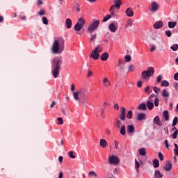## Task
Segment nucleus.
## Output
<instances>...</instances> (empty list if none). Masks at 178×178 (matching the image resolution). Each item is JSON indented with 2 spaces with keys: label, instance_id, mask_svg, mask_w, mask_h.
<instances>
[{
  "label": "nucleus",
  "instance_id": "54",
  "mask_svg": "<svg viewBox=\"0 0 178 178\" xmlns=\"http://www.w3.org/2000/svg\"><path fill=\"white\" fill-rule=\"evenodd\" d=\"M58 124L59 125L63 124V120L62 119V118H58Z\"/></svg>",
  "mask_w": 178,
  "mask_h": 178
},
{
  "label": "nucleus",
  "instance_id": "12",
  "mask_svg": "<svg viewBox=\"0 0 178 178\" xmlns=\"http://www.w3.org/2000/svg\"><path fill=\"white\" fill-rule=\"evenodd\" d=\"M153 27L156 30H159V29H162V27H163V22L162 21H157L154 23Z\"/></svg>",
  "mask_w": 178,
  "mask_h": 178
},
{
  "label": "nucleus",
  "instance_id": "24",
  "mask_svg": "<svg viewBox=\"0 0 178 178\" xmlns=\"http://www.w3.org/2000/svg\"><path fill=\"white\" fill-rule=\"evenodd\" d=\"M137 119L140 121L144 120V119H145V113H140L138 114Z\"/></svg>",
  "mask_w": 178,
  "mask_h": 178
},
{
  "label": "nucleus",
  "instance_id": "33",
  "mask_svg": "<svg viewBox=\"0 0 178 178\" xmlns=\"http://www.w3.org/2000/svg\"><path fill=\"white\" fill-rule=\"evenodd\" d=\"M163 115L165 118V120H169V111H164Z\"/></svg>",
  "mask_w": 178,
  "mask_h": 178
},
{
  "label": "nucleus",
  "instance_id": "59",
  "mask_svg": "<svg viewBox=\"0 0 178 178\" xmlns=\"http://www.w3.org/2000/svg\"><path fill=\"white\" fill-rule=\"evenodd\" d=\"M115 148H116V149L119 148V142L117 140L115 141Z\"/></svg>",
  "mask_w": 178,
  "mask_h": 178
},
{
  "label": "nucleus",
  "instance_id": "16",
  "mask_svg": "<svg viewBox=\"0 0 178 178\" xmlns=\"http://www.w3.org/2000/svg\"><path fill=\"white\" fill-rule=\"evenodd\" d=\"M154 124H157V126H161L162 124V122L161 121V118H159V116H156L154 118Z\"/></svg>",
  "mask_w": 178,
  "mask_h": 178
},
{
  "label": "nucleus",
  "instance_id": "53",
  "mask_svg": "<svg viewBox=\"0 0 178 178\" xmlns=\"http://www.w3.org/2000/svg\"><path fill=\"white\" fill-rule=\"evenodd\" d=\"M164 144L167 149H169V141L168 140H164Z\"/></svg>",
  "mask_w": 178,
  "mask_h": 178
},
{
  "label": "nucleus",
  "instance_id": "7",
  "mask_svg": "<svg viewBox=\"0 0 178 178\" xmlns=\"http://www.w3.org/2000/svg\"><path fill=\"white\" fill-rule=\"evenodd\" d=\"M100 23H101V21H99V20L94 21V22L88 26L89 33H92V31H94L95 30H97V29H98V26H99Z\"/></svg>",
  "mask_w": 178,
  "mask_h": 178
},
{
  "label": "nucleus",
  "instance_id": "32",
  "mask_svg": "<svg viewBox=\"0 0 178 178\" xmlns=\"http://www.w3.org/2000/svg\"><path fill=\"white\" fill-rule=\"evenodd\" d=\"M161 87H169V81L164 80L161 81Z\"/></svg>",
  "mask_w": 178,
  "mask_h": 178
},
{
  "label": "nucleus",
  "instance_id": "60",
  "mask_svg": "<svg viewBox=\"0 0 178 178\" xmlns=\"http://www.w3.org/2000/svg\"><path fill=\"white\" fill-rule=\"evenodd\" d=\"M55 105H56V102L55 101H53L51 102V104L50 105V108H54V106H55Z\"/></svg>",
  "mask_w": 178,
  "mask_h": 178
},
{
  "label": "nucleus",
  "instance_id": "20",
  "mask_svg": "<svg viewBox=\"0 0 178 178\" xmlns=\"http://www.w3.org/2000/svg\"><path fill=\"white\" fill-rule=\"evenodd\" d=\"M72 19L69 18L67 19L65 21V26L67 29H72Z\"/></svg>",
  "mask_w": 178,
  "mask_h": 178
},
{
  "label": "nucleus",
  "instance_id": "62",
  "mask_svg": "<svg viewBox=\"0 0 178 178\" xmlns=\"http://www.w3.org/2000/svg\"><path fill=\"white\" fill-rule=\"evenodd\" d=\"M92 72L91 70L88 71V77H91V75L92 74Z\"/></svg>",
  "mask_w": 178,
  "mask_h": 178
},
{
  "label": "nucleus",
  "instance_id": "47",
  "mask_svg": "<svg viewBox=\"0 0 178 178\" xmlns=\"http://www.w3.org/2000/svg\"><path fill=\"white\" fill-rule=\"evenodd\" d=\"M153 91H154V92L156 94H158V92H159V91H161V88H159L156 86L153 87Z\"/></svg>",
  "mask_w": 178,
  "mask_h": 178
},
{
  "label": "nucleus",
  "instance_id": "9",
  "mask_svg": "<svg viewBox=\"0 0 178 178\" xmlns=\"http://www.w3.org/2000/svg\"><path fill=\"white\" fill-rule=\"evenodd\" d=\"M159 10V3H158L156 1H152L150 4V12H152V13H155V12H158Z\"/></svg>",
  "mask_w": 178,
  "mask_h": 178
},
{
  "label": "nucleus",
  "instance_id": "13",
  "mask_svg": "<svg viewBox=\"0 0 178 178\" xmlns=\"http://www.w3.org/2000/svg\"><path fill=\"white\" fill-rule=\"evenodd\" d=\"M125 13L127 16H128V17H133V16H134V12L133 11V8H128Z\"/></svg>",
  "mask_w": 178,
  "mask_h": 178
},
{
  "label": "nucleus",
  "instance_id": "6",
  "mask_svg": "<svg viewBox=\"0 0 178 178\" xmlns=\"http://www.w3.org/2000/svg\"><path fill=\"white\" fill-rule=\"evenodd\" d=\"M84 24H86V21H84L83 18H79V22H77L74 26V30L76 31H80V30H81L84 26Z\"/></svg>",
  "mask_w": 178,
  "mask_h": 178
},
{
  "label": "nucleus",
  "instance_id": "58",
  "mask_svg": "<svg viewBox=\"0 0 178 178\" xmlns=\"http://www.w3.org/2000/svg\"><path fill=\"white\" fill-rule=\"evenodd\" d=\"M162 81V75H159L157 76V83H161Z\"/></svg>",
  "mask_w": 178,
  "mask_h": 178
},
{
  "label": "nucleus",
  "instance_id": "34",
  "mask_svg": "<svg viewBox=\"0 0 178 178\" xmlns=\"http://www.w3.org/2000/svg\"><path fill=\"white\" fill-rule=\"evenodd\" d=\"M111 17H112V15L111 14L106 15L102 20L103 23H105V22H108V20H109V19H111Z\"/></svg>",
  "mask_w": 178,
  "mask_h": 178
},
{
  "label": "nucleus",
  "instance_id": "36",
  "mask_svg": "<svg viewBox=\"0 0 178 178\" xmlns=\"http://www.w3.org/2000/svg\"><path fill=\"white\" fill-rule=\"evenodd\" d=\"M145 92L146 94H151V92H152V89H151L149 86H147L145 88Z\"/></svg>",
  "mask_w": 178,
  "mask_h": 178
},
{
  "label": "nucleus",
  "instance_id": "61",
  "mask_svg": "<svg viewBox=\"0 0 178 178\" xmlns=\"http://www.w3.org/2000/svg\"><path fill=\"white\" fill-rule=\"evenodd\" d=\"M118 70L119 72H124V67H118Z\"/></svg>",
  "mask_w": 178,
  "mask_h": 178
},
{
  "label": "nucleus",
  "instance_id": "63",
  "mask_svg": "<svg viewBox=\"0 0 178 178\" xmlns=\"http://www.w3.org/2000/svg\"><path fill=\"white\" fill-rule=\"evenodd\" d=\"M174 79L175 80H178V72L175 73L174 75Z\"/></svg>",
  "mask_w": 178,
  "mask_h": 178
},
{
  "label": "nucleus",
  "instance_id": "30",
  "mask_svg": "<svg viewBox=\"0 0 178 178\" xmlns=\"http://www.w3.org/2000/svg\"><path fill=\"white\" fill-rule=\"evenodd\" d=\"M153 166L154 168H159V160H158V159L153 160Z\"/></svg>",
  "mask_w": 178,
  "mask_h": 178
},
{
  "label": "nucleus",
  "instance_id": "18",
  "mask_svg": "<svg viewBox=\"0 0 178 178\" xmlns=\"http://www.w3.org/2000/svg\"><path fill=\"white\" fill-rule=\"evenodd\" d=\"M114 6L117 9H120V6H122V0H115Z\"/></svg>",
  "mask_w": 178,
  "mask_h": 178
},
{
  "label": "nucleus",
  "instance_id": "42",
  "mask_svg": "<svg viewBox=\"0 0 178 178\" xmlns=\"http://www.w3.org/2000/svg\"><path fill=\"white\" fill-rule=\"evenodd\" d=\"M38 15H39V16H44L45 15V10L40 9V11L38 13Z\"/></svg>",
  "mask_w": 178,
  "mask_h": 178
},
{
  "label": "nucleus",
  "instance_id": "11",
  "mask_svg": "<svg viewBox=\"0 0 178 178\" xmlns=\"http://www.w3.org/2000/svg\"><path fill=\"white\" fill-rule=\"evenodd\" d=\"M172 162H170V161H168L165 163V165L163 166V169L164 170H165V172H170V170H172Z\"/></svg>",
  "mask_w": 178,
  "mask_h": 178
},
{
  "label": "nucleus",
  "instance_id": "40",
  "mask_svg": "<svg viewBox=\"0 0 178 178\" xmlns=\"http://www.w3.org/2000/svg\"><path fill=\"white\" fill-rule=\"evenodd\" d=\"M178 123V118L177 117H175L174 120L172 121V126L173 127H175V126H176V124H177Z\"/></svg>",
  "mask_w": 178,
  "mask_h": 178
},
{
  "label": "nucleus",
  "instance_id": "57",
  "mask_svg": "<svg viewBox=\"0 0 178 178\" xmlns=\"http://www.w3.org/2000/svg\"><path fill=\"white\" fill-rule=\"evenodd\" d=\"M137 87H138L139 88H141L143 87V82L141 81H139L137 83Z\"/></svg>",
  "mask_w": 178,
  "mask_h": 178
},
{
  "label": "nucleus",
  "instance_id": "51",
  "mask_svg": "<svg viewBox=\"0 0 178 178\" xmlns=\"http://www.w3.org/2000/svg\"><path fill=\"white\" fill-rule=\"evenodd\" d=\"M165 35H167L168 37H172V31H166L165 32Z\"/></svg>",
  "mask_w": 178,
  "mask_h": 178
},
{
  "label": "nucleus",
  "instance_id": "26",
  "mask_svg": "<svg viewBox=\"0 0 178 178\" xmlns=\"http://www.w3.org/2000/svg\"><path fill=\"white\" fill-rule=\"evenodd\" d=\"M120 133L122 136H125L126 135V126L125 125H122L120 127Z\"/></svg>",
  "mask_w": 178,
  "mask_h": 178
},
{
  "label": "nucleus",
  "instance_id": "4",
  "mask_svg": "<svg viewBox=\"0 0 178 178\" xmlns=\"http://www.w3.org/2000/svg\"><path fill=\"white\" fill-rule=\"evenodd\" d=\"M74 99L75 101L79 102L80 104H83V105H86L87 104V96H81V91H76L73 93Z\"/></svg>",
  "mask_w": 178,
  "mask_h": 178
},
{
  "label": "nucleus",
  "instance_id": "2",
  "mask_svg": "<svg viewBox=\"0 0 178 178\" xmlns=\"http://www.w3.org/2000/svg\"><path fill=\"white\" fill-rule=\"evenodd\" d=\"M61 65H62L61 59H58L57 61H56L55 60H53L51 72H52L53 76L55 79H56L59 76V73L60 72Z\"/></svg>",
  "mask_w": 178,
  "mask_h": 178
},
{
  "label": "nucleus",
  "instance_id": "50",
  "mask_svg": "<svg viewBox=\"0 0 178 178\" xmlns=\"http://www.w3.org/2000/svg\"><path fill=\"white\" fill-rule=\"evenodd\" d=\"M158 156L160 161H163V154H162V152H159Z\"/></svg>",
  "mask_w": 178,
  "mask_h": 178
},
{
  "label": "nucleus",
  "instance_id": "41",
  "mask_svg": "<svg viewBox=\"0 0 178 178\" xmlns=\"http://www.w3.org/2000/svg\"><path fill=\"white\" fill-rule=\"evenodd\" d=\"M127 118L131 119L133 118V111H129L128 113L127 114Z\"/></svg>",
  "mask_w": 178,
  "mask_h": 178
},
{
  "label": "nucleus",
  "instance_id": "48",
  "mask_svg": "<svg viewBox=\"0 0 178 178\" xmlns=\"http://www.w3.org/2000/svg\"><path fill=\"white\" fill-rule=\"evenodd\" d=\"M154 106H159V99L157 97L154 99Z\"/></svg>",
  "mask_w": 178,
  "mask_h": 178
},
{
  "label": "nucleus",
  "instance_id": "44",
  "mask_svg": "<svg viewBox=\"0 0 178 178\" xmlns=\"http://www.w3.org/2000/svg\"><path fill=\"white\" fill-rule=\"evenodd\" d=\"M177 134H178V129H176L175 131L172 134V138L174 140H176V138H177Z\"/></svg>",
  "mask_w": 178,
  "mask_h": 178
},
{
  "label": "nucleus",
  "instance_id": "43",
  "mask_svg": "<svg viewBox=\"0 0 178 178\" xmlns=\"http://www.w3.org/2000/svg\"><path fill=\"white\" fill-rule=\"evenodd\" d=\"M131 26H133V21L129 19L127 22L126 27H131Z\"/></svg>",
  "mask_w": 178,
  "mask_h": 178
},
{
  "label": "nucleus",
  "instance_id": "17",
  "mask_svg": "<svg viewBox=\"0 0 178 178\" xmlns=\"http://www.w3.org/2000/svg\"><path fill=\"white\" fill-rule=\"evenodd\" d=\"M103 86L104 87H109L111 86V81L108 80V77H106L103 80Z\"/></svg>",
  "mask_w": 178,
  "mask_h": 178
},
{
  "label": "nucleus",
  "instance_id": "52",
  "mask_svg": "<svg viewBox=\"0 0 178 178\" xmlns=\"http://www.w3.org/2000/svg\"><path fill=\"white\" fill-rule=\"evenodd\" d=\"M129 72H134V65H130L128 67Z\"/></svg>",
  "mask_w": 178,
  "mask_h": 178
},
{
  "label": "nucleus",
  "instance_id": "31",
  "mask_svg": "<svg viewBox=\"0 0 178 178\" xmlns=\"http://www.w3.org/2000/svg\"><path fill=\"white\" fill-rule=\"evenodd\" d=\"M139 154L142 155V156H145L147 155V151L145 150V148H141L139 149Z\"/></svg>",
  "mask_w": 178,
  "mask_h": 178
},
{
  "label": "nucleus",
  "instance_id": "38",
  "mask_svg": "<svg viewBox=\"0 0 178 178\" xmlns=\"http://www.w3.org/2000/svg\"><path fill=\"white\" fill-rule=\"evenodd\" d=\"M170 49H172V51H177L178 49V44H174L170 47Z\"/></svg>",
  "mask_w": 178,
  "mask_h": 178
},
{
  "label": "nucleus",
  "instance_id": "23",
  "mask_svg": "<svg viewBox=\"0 0 178 178\" xmlns=\"http://www.w3.org/2000/svg\"><path fill=\"white\" fill-rule=\"evenodd\" d=\"M108 29L111 33H115L116 31V26H115V24L112 23L108 26Z\"/></svg>",
  "mask_w": 178,
  "mask_h": 178
},
{
  "label": "nucleus",
  "instance_id": "21",
  "mask_svg": "<svg viewBox=\"0 0 178 178\" xmlns=\"http://www.w3.org/2000/svg\"><path fill=\"white\" fill-rule=\"evenodd\" d=\"M161 95L164 98H168L170 95L169 91H168V90H166V89H163L161 92Z\"/></svg>",
  "mask_w": 178,
  "mask_h": 178
},
{
  "label": "nucleus",
  "instance_id": "37",
  "mask_svg": "<svg viewBox=\"0 0 178 178\" xmlns=\"http://www.w3.org/2000/svg\"><path fill=\"white\" fill-rule=\"evenodd\" d=\"M135 168L136 172H138V169L140 168V163L137 161V159H135Z\"/></svg>",
  "mask_w": 178,
  "mask_h": 178
},
{
  "label": "nucleus",
  "instance_id": "28",
  "mask_svg": "<svg viewBox=\"0 0 178 178\" xmlns=\"http://www.w3.org/2000/svg\"><path fill=\"white\" fill-rule=\"evenodd\" d=\"M127 133H133L134 131V126L128 125L127 127Z\"/></svg>",
  "mask_w": 178,
  "mask_h": 178
},
{
  "label": "nucleus",
  "instance_id": "25",
  "mask_svg": "<svg viewBox=\"0 0 178 178\" xmlns=\"http://www.w3.org/2000/svg\"><path fill=\"white\" fill-rule=\"evenodd\" d=\"M115 127H117V129H120V127H122V121H120V120H119V118L116 119V121L115 122Z\"/></svg>",
  "mask_w": 178,
  "mask_h": 178
},
{
  "label": "nucleus",
  "instance_id": "55",
  "mask_svg": "<svg viewBox=\"0 0 178 178\" xmlns=\"http://www.w3.org/2000/svg\"><path fill=\"white\" fill-rule=\"evenodd\" d=\"M70 157L72 158V159H74V158H76V156L74 155V152H70Z\"/></svg>",
  "mask_w": 178,
  "mask_h": 178
},
{
  "label": "nucleus",
  "instance_id": "64",
  "mask_svg": "<svg viewBox=\"0 0 178 178\" xmlns=\"http://www.w3.org/2000/svg\"><path fill=\"white\" fill-rule=\"evenodd\" d=\"M58 178H63V172H60V173L58 175Z\"/></svg>",
  "mask_w": 178,
  "mask_h": 178
},
{
  "label": "nucleus",
  "instance_id": "35",
  "mask_svg": "<svg viewBox=\"0 0 178 178\" xmlns=\"http://www.w3.org/2000/svg\"><path fill=\"white\" fill-rule=\"evenodd\" d=\"M118 67H124V61L122 58L118 60Z\"/></svg>",
  "mask_w": 178,
  "mask_h": 178
},
{
  "label": "nucleus",
  "instance_id": "29",
  "mask_svg": "<svg viewBox=\"0 0 178 178\" xmlns=\"http://www.w3.org/2000/svg\"><path fill=\"white\" fill-rule=\"evenodd\" d=\"M147 106L149 111H152L154 109V103L152 102H147Z\"/></svg>",
  "mask_w": 178,
  "mask_h": 178
},
{
  "label": "nucleus",
  "instance_id": "14",
  "mask_svg": "<svg viewBox=\"0 0 178 178\" xmlns=\"http://www.w3.org/2000/svg\"><path fill=\"white\" fill-rule=\"evenodd\" d=\"M108 58L109 54L107 52H104L100 56V59L103 60V62H106V60H108Z\"/></svg>",
  "mask_w": 178,
  "mask_h": 178
},
{
  "label": "nucleus",
  "instance_id": "10",
  "mask_svg": "<svg viewBox=\"0 0 178 178\" xmlns=\"http://www.w3.org/2000/svg\"><path fill=\"white\" fill-rule=\"evenodd\" d=\"M120 119V120H122L123 122H124V120H126V108H124V107L121 108Z\"/></svg>",
  "mask_w": 178,
  "mask_h": 178
},
{
  "label": "nucleus",
  "instance_id": "15",
  "mask_svg": "<svg viewBox=\"0 0 178 178\" xmlns=\"http://www.w3.org/2000/svg\"><path fill=\"white\" fill-rule=\"evenodd\" d=\"M99 145L102 148H106V147H108V142L105 139H101L99 141Z\"/></svg>",
  "mask_w": 178,
  "mask_h": 178
},
{
  "label": "nucleus",
  "instance_id": "5",
  "mask_svg": "<svg viewBox=\"0 0 178 178\" xmlns=\"http://www.w3.org/2000/svg\"><path fill=\"white\" fill-rule=\"evenodd\" d=\"M103 49L104 48H102V47L98 46L91 52L90 58L95 60L99 59V54L102 52Z\"/></svg>",
  "mask_w": 178,
  "mask_h": 178
},
{
  "label": "nucleus",
  "instance_id": "49",
  "mask_svg": "<svg viewBox=\"0 0 178 178\" xmlns=\"http://www.w3.org/2000/svg\"><path fill=\"white\" fill-rule=\"evenodd\" d=\"M89 176H95V177H97V172H94V171H90L88 173Z\"/></svg>",
  "mask_w": 178,
  "mask_h": 178
},
{
  "label": "nucleus",
  "instance_id": "56",
  "mask_svg": "<svg viewBox=\"0 0 178 178\" xmlns=\"http://www.w3.org/2000/svg\"><path fill=\"white\" fill-rule=\"evenodd\" d=\"M95 40H97V34H94L92 35V38H90V42L91 41H95Z\"/></svg>",
  "mask_w": 178,
  "mask_h": 178
},
{
  "label": "nucleus",
  "instance_id": "45",
  "mask_svg": "<svg viewBox=\"0 0 178 178\" xmlns=\"http://www.w3.org/2000/svg\"><path fill=\"white\" fill-rule=\"evenodd\" d=\"M124 59H125L126 62H130V60H131V56L127 55L124 56Z\"/></svg>",
  "mask_w": 178,
  "mask_h": 178
},
{
  "label": "nucleus",
  "instance_id": "46",
  "mask_svg": "<svg viewBox=\"0 0 178 178\" xmlns=\"http://www.w3.org/2000/svg\"><path fill=\"white\" fill-rule=\"evenodd\" d=\"M42 22L43 24H48V19H47L46 17H43L42 18Z\"/></svg>",
  "mask_w": 178,
  "mask_h": 178
},
{
  "label": "nucleus",
  "instance_id": "22",
  "mask_svg": "<svg viewBox=\"0 0 178 178\" xmlns=\"http://www.w3.org/2000/svg\"><path fill=\"white\" fill-rule=\"evenodd\" d=\"M154 177L155 178H163V175L162 173H161V171L156 170L154 172Z\"/></svg>",
  "mask_w": 178,
  "mask_h": 178
},
{
  "label": "nucleus",
  "instance_id": "39",
  "mask_svg": "<svg viewBox=\"0 0 178 178\" xmlns=\"http://www.w3.org/2000/svg\"><path fill=\"white\" fill-rule=\"evenodd\" d=\"M115 8H116V6L115 5H113L111 6L109 9V10L111 11V16H113V15H115V12L113 11V9H115Z\"/></svg>",
  "mask_w": 178,
  "mask_h": 178
},
{
  "label": "nucleus",
  "instance_id": "27",
  "mask_svg": "<svg viewBox=\"0 0 178 178\" xmlns=\"http://www.w3.org/2000/svg\"><path fill=\"white\" fill-rule=\"evenodd\" d=\"M177 24L176 22H168V27L169 29H175Z\"/></svg>",
  "mask_w": 178,
  "mask_h": 178
},
{
  "label": "nucleus",
  "instance_id": "8",
  "mask_svg": "<svg viewBox=\"0 0 178 178\" xmlns=\"http://www.w3.org/2000/svg\"><path fill=\"white\" fill-rule=\"evenodd\" d=\"M119 162H120L119 157H118L115 155L110 156L108 157V163L110 165H118V163H119Z\"/></svg>",
  "mask_w": 178,
  "mask_h": 178
},
{
  "label": "nucleus",
  "instance_id": "1",
  "mask_svg": "<svg viewBox=\"0 0 178 178\" xmlns=\"http://www.w3.org/2000/svg\"><path fill=\"white\" fill-rule=\"evenodd\" d=\"M65 51V40L58 37L54 40L51 46V52L55 55H60Z\"/></svg>",
  "mask_w": 178,
  "mask_h": 178
},
{
  "label": "nucleus",
  "instance_id": "3",
  "mask_svg": "<svg viewBox=\"0 0 178 178\" xmlns=\"http://www.w3.org/2000/svg\"><path fill=\"white\" fill-rule=\"evenodd\" d=\"M154 73L155 70H154V67H149L147 69V70L142 72L141 77L145 81H149L151 76H154Z\"/></svg>",
  "mask_w": 178,
  "mask_h": 178
},
{
  "label": "nucleus",
  "instance_id": "19",
  "mask_svg": "<svg viewBox=\"0 0 178 178\" xmlns=\"http://www.w3.org/2000/svg\"><path fill=\"white\" fill-rule=\"evenodd\" d=\"M138 109L139 111H147V104H145V103H142L139 104V106H138Z\"/></svg>",
  "mask_w": 178,
  "mask_h": 178
}]
</instances>
